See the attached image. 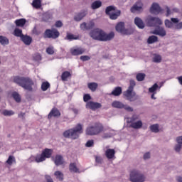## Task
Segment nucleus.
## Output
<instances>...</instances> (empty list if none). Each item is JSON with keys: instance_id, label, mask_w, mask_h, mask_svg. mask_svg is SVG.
Segmentation results:
<instances>
[{"instance_id": "obj_2", "label": "nucleus", "mask_w": 182, "mask_h": 182, "mask_svg": "<svg viewBox=\"0 0 182 182\" xmlns=\"http://www.w3.org/2000/svg\"><path fill=\"white\" fill-rule=\"evenodd\" d=\"M13 80L14 83H16L18 86L25 89V90H28V92H32V90H33L32 86L34 83L32 79L29 78V77L16 76L14 77Z\"/></svg>"}, {"instance_id": "obj_58", "label": "nucleus", "mask_w": 182, "mask_h": 182, "mask_svg": "<svg viewBox=\"0 0 182 182\" xmlns=\"http://www.w3.org/2000/svg\"><path fill=\"white\" fill-rule=\"evenodd\" d=\"M25 112H20L19 114H18V117L20 118V119H22L23 120H25Z\"/></svg>"}, {"instance_id": "obj_27", "label": "nucleus", "mask_w": 182, "mask_h": 182, "mask_svg": "<svg viewBox=\"0 0 182 182\" xmlns=\"http://www.w3.org/2000/svg\"><path fill=\"white\" fill-rule=\"evenodd\" d=\"M98 87L99 85L97 82H90L87 84V87L90 89V90H91V92H96Z\"/></svg>"}, {"instance_id": "obj_26", "label": "nucleus", "mask_w": 182, "mask_h": 182, "mask_svg": "<svg viewBox=\"0 0 182 182\" xmlns=\"http://www.w3.org/2000/svg\"><path fill=\"white\" fill-rule=\"evenodd\" d=\"M69 170L70 173H80L79 168H77L75 163L70 164Z\"/></svg>"}, {"instance_id": "obj_47", "label": "nucleus", "mask_w": 182, "mask_h": 182, "mask_svg": "<svg viewBox=\"0 0 182 182\" xmlns=\"http://www.w3.org/2000/svg\"><path fill=\"white\" fill-rule=\"evenodd\" d=\"M46 53H48V55H53L55 53V48H53V46H49L48 48H47Z\"/></svg>"}, {"instance_id": "obj_7", "label": "nucleus", "mask_w": 182, "mask_h": 182, "mask_svg": "<svg viewBox=\"0 0 182 182\" xmlns=\"http://www.w3.org/2000/svg\"><path fill=\"white\" fill-rule=\"evenodd\" d=\"M115 9L116 8L113 6H107L105 9L106 15H109V18H111L112 21L117 19V18H119L122 14L120 10H117L115 13H111L112 11H115Z\"/></svg>"}, {"instance_id": "obj_8", "label": "nucleus", "mask_w": 182, "mask_h": 182, "mask_svg": "<svg viewBox=\"0 0 182 182\" xmlns=\"http://www.w3.org/2000/svg\"><path fill=\"white\" fill-rule=\"evenodd\" d=\"M146 23L148 26L156 27L163 25V21L159 17H153L151 16H148L146 19Z\"/></svg>"}, {"instance_id": "obj_31", "label": "nucleus", "mask_w": 182, "mask_h": 182, "mask_svg": "<svg viewBox=\"0 0 182 182\" xmlns=\"http://www.w3.org/2000/svg\"><path fill=\"white\" fill-rule=\"evenodd\" d=\"M0 43L5 46L6 45H9V39L4 36H0Z\"/></svg>"}, {"instance_id": "obj_55", "label": "nucleus", "mask_w": 182, "mask_h": 182, "mask_svg": "<svg viewBox=\"0 0 182 182\" xmlns=\"http://www.w3.org/2000/svg\"><path fill=\"white\" fill-rule=\"evenodd\" d=\"M175 29H178V30L182 29V21L179 23L178 22L176 23V24L175 25Z\"/></svg>"}, {"instance_id": "obj_35", "label": "nucleus", "mask_w": 182, "mask_h": 182, "mask_svg": "<svg viewBox=\"0 0 182 182\" xmlns=\"http://www.w3.org/2000/svg\"><path fill=\"white\" fill-rule=\"evenodd\" d=\"M102 6V1H95L91 4L92 9H97Z\"/></svg>"}, {"instance_id": "obj_45", "label": "nucleus", "mask_w": 182, "mask_h": 182, "mask_svg": "<svg viewBox=\"0 0 182 182\" xmlns=\"http://www.w3.org/2000/svg\"><path fill=\"white\" fill-rule=\"evenodd\" d=\"M153 62L160 63L161 62V55L156 54L153 58Z\"/></svg>"}, {"instance_id": "obj_34", "label": "nucleus", "mask_w": 182, "mask_h": 182, "mask_svg": "<svg viewBox=\"0 0 182 182\" xmlns=\"http://www.w3.org/2000/svg\"><path fill=\"white\" fill-rule=\"evenodd\" d=\"M112 107H116L117 109H123L124 104L119 101H114L112 104Z\"/></svg>"}, {"instance_id": "obj_44", "label": "nucleus", "mask_w": 182, "mask_h": 182, "mask_svg": "<svg viewBox=\"0 0 182 182\" xmlns=\"http://www.w3.org/2000/svg\"><path fill=\"white\" fill-rule=\"evenodd\" d=\"M14 35L17 36V38H22V36H23L22 33V31L19 28H15Z\"/></svg>"}, {"instance_id": "obj_11", "label": "nucleus", "mask_w": 182, "mask_h": 182, "mask_svg": "<svg viewBox=\"0 0 182 182\" xmlns=\"http://www.w3.org/2000/svg\"><path fill=\"white\" fill-rule=\"evenodd\" d=\"M151 33H152V35H158V36H161V38H164V36L167 35V31H166L164 27H160L159 26L151 31Z\"/></svg>"}, {"instance_id": "obj_38", "label": "nucleus", "mask_w": 182, "mask_h": 182, "mask_svg": "<svg viewBox=\"0 0 182 182\" xmlns=\"http://www.w3.org/2000/svg\"><path fill=\"white\" fill-rule=\"evenodd\" d=\"M65 39L68 41H76L79 39V36L68 33Z\"/></svg>"}, {"instance_id": "obj_9", "label": "nucleus", "mask_w": 182, "mask_h": 182, "mask_svg": "<svg viewBox=\"0 0 182 182\" xmlns=\"http://www.w3.org/2000/svg\"><path fill=\"white\" fill-rule=\"evenodd\" d=\"M116 31L119 32L122 35H132V32L129 29L124 28V23L119 22L115 27Z\"/></svg>"}, {"instance_id": "obj_46", "label": "nucleus", "mask_w": 182, "mask_h": 182, "mask_svg": "<svg viewBox=\"0 0 182 182\" xmlns=\"http://www.w3.org/2000/svg\"><path fill=\"white\" fill-rule=\"evenodd\" d=\"M3 114L4 116H14V114H15V112L12 110L5 109L3 111Z\"/></svg>"}, {"instance_id": "obj_42", "label": "nucleus", "mask_w": 182, "mask_h": 182, "mask_svg": "<svg viewBox=\"0 0 182 182\" xmlns=\"http://www.w3.org/2000/svg\"><path fill=\"white\" fill-rule=\"evenodd\" d=\"M150 130L153 132V133H159V124H155L153 125L150 126Z\"/></svg>"}, {"instance_id": "obj_61", "label": "nucleus", "mask_w": 182, "mask_h": 182, "mask_svg": "<svg viewBox=\"0 0 182 182\" xmlns=\"http://www.w3.org/2000/svg\"><path fill=\"white\" fill-rule=\"evenodd\" d=\"M176 141L178 144H182V136H178L176 139Z\"/></svg>"}, {"instance_id": "obj_12", "label": "nucleus", "mask_w": 182, "mask_h": 182, "mask_svg": "<svg viewBox=\"0 0 182 182\" xmlns=\"http://www.w3.org/2000/svg\"><path fill=\"white\" fill-rule=\"evenodd\" d=\"M80 28L81 31H90V29H93L95 28V21L92 20L88 23L83 22L80 24Z\"/></svg>"}, {"instance_id": "obj_17", "label": "nucleus", "mask_w": 182, "mask_h": 182, "mask_svg": "<svg viewBox=\"0 0 182 182\" xmlns=\"http://www.w3.org/2000/svg\"><path fill=\"white\" fill-rule=\"evenodd\" d=\"M52 117H60V111L58 108H53L48 114V119H52Z\"/></svg>"}, {"instance_id": "obj_10", "label": "nucleus", "mask_w": 182, "mask_h": 182, "mask_svg": "<svg viewBox=\"0 0 182 182\" xmlns=\"http://www.w3.org/2000/svg\"><path fill=\"white\" fill-rule=\"evenodd\" d=\"M124 97H127V100H129V102H134L136 100V92L133 91V90H130L128 88L127 91L124 92Z\"/></svg>"}, {"instance_id": "obj_41", "label": "nucleus", "mask_w": 182, "mask_h": 182, "mask_svg": "<svg viewBox=\"0 0 182 182\" xmlns=\"http://www.w3.org/2000/svg\"><path fill=\"white\" fill-rule=\"evenodd\" d=\"M146 77V74L144 73H138L136 76V80L138 82H143Z\"/></svg>"}, {"instance_id": "obj_30", "label": "nucleus", "mask_w": 182, "mask_h": 182, "mask_svg": "<svg viewBox=\"0 0 182 182\" xmlns=\"http://www.w3.org/2000/svg\"><path fill=\"white\" fill-rule=\"evenodd\" d=\"M15 23L16 26L23 27L25 26V23H26V19L25 18H20L15 21Z\"/></svg>"}, {"instance_id": "obj_57", "label": "nucleus", "mask_w": 182, "mask_h": 182, "mask_svg": "<svg viewBox=\"0 0 182 182\" xmlns=\"http://www.w3.org/2000/svg\"><path fill=\"white\" fill-rule=\"evenodd\" d=\"M35 60H42V56L40 54H36L34 56Z\"/></svg>"}, {"instance_id": "obj_32", "label": "nucleus", "mask_w": 182, "mask_h": 182, "mask_svg": "<svg viewBox=\"0 0 182 182\" xmlns=\"http://www.w3.org/2000/svg\"><path fill=\"white\" fill-rule=\"evenodd\" d=\"M147 42L149 45H151V43H155V42H159V38L156 36H151L148 38Z\"/></svg>"}, {"instance_id": "obj_53", "label": "nucleus", "mask_w": 182, "mask_h": 182, "mask_svg": "<svg viewBox=\"0 0 182 182\" xmlns=\"http://www.w3.org/2000/svg\"><path fill=\"white\" fill-rule=\"evenodd\" d=\"M122 109H124V110H127V112H133V109L129 105H124Z\"/></svg>"}, {"instance_id": "obj_43", "label": "nucleus", "mask_w": 182, "mask_h": 182, "mask_svg": "<svg viewBox=\"0 0 182 182\" xmlns=\"http://www.w3.org/2000/svg\"><path fill=\"white\" fill-rule=\"evenodd\" d=\"M32 5L34 8H36L37 9L41 8V6H42L41 0H33Z\"/></svg>"}, {"instance_id": "obj_25", "label": "nucleus", "mask_w": 182, "mask_h": 182, "mask_svg": "<svg viewBox=\"0 0 182 182\" xmlns=\"http://www.w3.org/2000/svg\"><path fill=\"white\" fill-rule=\"evenodd\" d=\"M52 153H53V151L52 149H46L44 151H42L41 154H43V156H44V159H50L52 156Z\"/></svg>"}, {"instance_id": "obj_64", "label": "nucleus", "mask_w": 182, "mask_h": 182, "mask_svg": "<svg viewBox=\"0 0 182 182\" xmlns=\"http://www.w3.org/2000/svg\"><path fill=\"white\" fill-rule=\"evenodd\" d=\"M177 181H178V182H182V177L178 176V177L177 178Z\"/></svg>"}, {"instance_id": "obj_60", "label": "nucleus", "mask_w": 182, "mask_h": 182, "mask_svg": "<svg viewBox=\"0 0 182 182\" xmlns=\"http://www.w3.org/2000/svg\"><path fill=\"white\" fill-rule=\"evenodd\" d=\"M46 179L47 182H53V179L50 176H46Z\"/></svg>"}, {"instance_id": "obj_62", "label": "nucleus", "mask_w": 182, "mask_h": 182, "mask_svg": "<svg viewBox=\"0 0 182 182\" xmlns=\"http://www.w3.org/2000/svg\"><path fill=\"white\" fill-rule=\"evenodd\" d=\"M169 15H171V11L170 10V8L166 7V16H169Z\"/></svg>"}, {"instance_id": "obj_3", "label": "nucleus", "mask_w": 182, "mask_h": 182, "mask_svg": "<svg viewBox=\"0 0 182 182\" xmlns=\"http://www.w3.org/2000/svg\"><path fill=\"white\" fill-rule=\"evenodd\" d=\"M83 133V125L81 124H77L75 128H72L65 131L63 136L65 139H72L73 140H76L79 139L80 134Z\"/></svg>"}, {"instance_id": "obj_59", "label": "nucleus", "mask_w": 182, "mask_h": 182, "mask_svg": "<svg viewBox=\"0 0 182 182\" xmlns=\"http://www.w3.org/2000/svg\"><path fill=\"white\" fill-rule=\"evenodd\" d=\"M147 159H150V153L146 152L144 155V159L147 160Z\"/></svg>"}, {"instance_id": "obj_21", "label": "nucleus", "mask_w": 182, "mask_h": 182, "mask_svg": "<svg viewBox=\"0 0 182 182\" xmlns=\"http://www.w3.org/2000/svg\"><path fill=\"white\" fill-rule=\"evenodd\" d=\"M129 127L132 129H141V127H143V122L141 121L133 122V118H132L131 124Z\"/></svg>"}, {"instance_id": "obj_20", "label": "nucleus", "mask_w": 182, "mask_h": 182, "mask_svg": "<svg viewBox=\"0 0 182 182\" xmlns=\"http://www.w3.org/2000/svg\"><path fill=\"white\" fill-rule=\"evenodd\" d=\"M86 15H87V12L86 11H82L74 16V20H75L76 22H80Z\"/></svg>"}, {"instance_id": "obj_22", "label": "nucleus", "mask_w": 182, "mask_h": 182, "mask_svg": "<svg viewBox=\"0 0 182 182\" xmlns=\"http://www.w3.org/2000/svg\"><path fill=\"white\" fill-rule=\"evenodd\" d=\"M54 163L55 166H62V164H65V160H63V156L61 155H56Z\"/></svg>"}, {"instance_id": "obj_40", "label": "nucleus", "mask_w": 182, "mask_h": 182, "mask_svg": "<svg viewBox=\"0 0 182 182\" xmlns=\"http://www.w3.org/2000/svg\"><path fill=\"white\" fill-rule=\"evenodd\" d=\"M12 97L14 99V100L17 102L19 103L21 102V95L16 92H14L12 93Z\"/></svg>"}, {"instance_id": "obj_29", "label": "nucleus", "mask_w": 182, "mask_h": 182, "mask_svg": "<svg viewBox=\"0 0 182 182\" xmlns=\"http://www.w3.org/2000/svg\"><path fill=\"white\" fill-rule=\"evenodd\" d=\"M122 90L121 87H116L114 90L111 92L112 96H120L122 94Z\"/></svg>"}, {"instance_id": "obj_33", "label": "nucleus", "mask_w": 182, "mask_h": 182, "mask_svg": "<svg viewBox=\"0 0 182 182\" xmlns=\"http://www.w3.org/2000/svg\"><path fill=\"white\" fill-rule=\"evenodd\" d=\"M46 160L45 157L43 156V154L41 153V154H38L35 157V161L36 163H42V161H45Z\"/></svg>"}, {"instance_id": "obj_36", "label": "nucleus", "mask_w": 182, "mask_h": 182, "mask_svg": "<svg viewBox=\"0 0 182 182\" xmlns=\"http://www.w3.org/2000/svg\"><path fill=\"white\" fill-rule=\"evenodd\" d=\"M54 176L59 180L60 181H63V173H62L60 171H56L54 173Z\"/></svg>"}, {"instance_id": "obj_37", "label": "nucleus", "mask_w": 182, "mask_h": 182, "mask_svg": "<svg viewBox=\"0 0 182 182\" xmlns=\"http://www.w3.org/2000/svg\"><path fill=\"white\" fill-rule=\"evenodd\" d=\"M6 163L7 164H9V166H12V164L14 163L16 164V159H15V156L11 155L9 156L7 161H6Z\"/></svg>"}, {"instance_id": "obj_52", "label": "nucleus", "mask_w": 182, "mask_h": 182, "mask_svg": "<svg viewBox=\"0 0 182 182\" xmlns=\"http://www.w3.org/2000/svg\"><path fill=\"white\" fill-rule=\"evenodd\" d=\"M80 59L82 60V62H86V60H90V57L88 55H82L80 58Z\"/></svg>"}, {"instance_id": "obj_6", "label": "nucleus", "mask_w": 182, "mask_h": 182, "mask_svg": "<svg viewBox=\"0 0 182 182\" xmlns=\"http://www.w3.org/2000/svg\"><path fill=\"white\" fill-rule=\"evenodd\" d=\"M60 36V33L56 28L46 29L43 33L45 39H58Z\"/></svg>"}, {"instance_id": "obj_19", "label": "nucleus", "mask_w": 182, "mask_h": 182, "mask_svg": "<svg viewBox=\"0 0 182 182\" xmlns=\"http://www.w3.org/2000/svg\"><path fill=\"white\" fill-rule=\"evenodd\" d=\"M116 154V151L113 149H108L105 151V156L107 159L109 160H112V159H114V156Z\"/></svg>"}, {"instance_id": "obj_14", "label": "nucleus", "mask_w": 182, "mask_h": 182, "mask_svg": "<svg viewBox=\"0 0 182 182\" xmlns=\"http://www.w3.org/2000/svg\"><path fill=\"white\" fill-rule=\"evenodd\" d=\"M162 11L163 9H161V7L157 3H153L150 8L151 14H154L155 15H159Z\"/></svg>"}, {"instance_id": "obj_13", "label": "nucleus", "mask_w": 182, "mask_h": 182, "mask_svg": "<svg viewBox=\"0 0 182 182\" xmlns=\"http://www.w3.org/2000/svg\"><path fill=\"white\" fill-rule=\"evenodd\" d=\"M102 107V104L99 102H95L93 101H90L86 104V108L90 109L91 110H97V109H100Z\"/></svg>"}, {"instance_id": "obj_63", "label": "nucleus", "mask_w": 182, "mask_h": 182, "mask_svg": "<svg viewBox=\"0 0 182 182\" xmlns=\"http://www.w3.org/2000/svg\"><path fill=\"white\" fill-rule=\"evenodd\" d=\"M178 80L180 85H182V76L178 77Z\"/></svg>"}, {"instance_id": "obj_4", "label": "nucleus", "mask_w": 182, "mask_h": 182, "mask_svg": "<svg viewBox=\"0 0 182 182\" xmlns=\"http://www.w3.org/2000/svg\"><path fill=\"white\" fill-rule=\"evenodd\" d=\"M103 130H105L103 124L97 122L87 127L85 133L87 136H97V134H100Z\"/></svg>"}, {"instance_id": "obj_16", "label": "nucleus", "mask_w": 182, "mask_h": 182, "mask_svg": "<svg viewBox=\"0 0 182 182\" xmlns=\"http://www.w3.org/2000/svg\"><path fill=\"white\" fill-rule=\"evenodd\" d=\"M180 21L177 18H171V21L168 19L165 20V26L168 28H173V23H178Z\"/></svg>"}, {"instance_id": "obj_5", "label": "nucleus", "mask_w": 182, "mask_h": 182, "mask_svg": "<svg viewBox=\"0 0 182 182\" xmlns=\"http://www.w3.org/2000/svg\"><path fill=\"white\" fill-rule=\"evenodd\" d=\"M129 180L131 182H144L146 181V176L137 170H133L129 175Z\"/></svg>"}, {"instance_id": "obj_39", "label": "nucleus", "mask_w": 182, "mask_h": 182, "mask_svg": "<svg viewBox=\"0 0 182 182\" xmlns=\"http://www.w3.org/2000/svg\"><path fill=\"white\" fill-rule=\"evenodd\" d=\"M50 87V84H49L48 82H43L41 84V90H43V92H46V90Z\"/></svg>"}, {"instance_id": "obj_28", "label": "nucleus", "mask_w": 182, "mask_h": 182, "mask_svg": "<svg viewBox=\"0 0 182 182\" xmlns=\"http://www.w3.org/2000/svg\"><path fill=\"white\" fill-rule=\"evenodd\" d=\"M68 77H72V74L69 71H65L61 75V80L67 82Z\"/></svg>"}, {"instance_id": "obj_54", "label": "nucleus", "mask_w": 182, "mask_h": 182, "mask_svg": "<svg viewBox=\"0 0 182 182\" xmlns=\"http://www.w3.org/2000/svg\"><path fill=\"white\" fill-rule=\"evenodd\" d=\"M55 28H62V26H63V23L60 21H58L55 22Z\"/></svg>"}, {"instance_id": "obj_24", "label": "nucleus", "mask_w": 182, "mask_h": 182, "mask_svg": "<svg viewBox=\"0 0 182 182\" xmlns=\"http://www.w3.org/2000/svg\"><path fill=\"white\" fill-rule=\"evenodd\" d=\"M134 23L139 28V29H144V23L143 22V20L141 18L136 17L134 19Z\"/></svg>"}, {"instance_id": "obj_51", "label": "nucleus", "mask_w": 182, "mask_h": 182, "mask_svg": "<svg viewBox=\"0 0 182 182\" xmlns=\"http://www.w3.org/2000/svg\"><path fill=\"white\" fill-rule=\"evenodd\" d=\"M90 99H92V97L90 96V95L89 94H85L83 96V100L85 102H87L88 100H90Z\"/></svg>"}, {"instance_id": "obj_23", "label": "nucleus", "mask_w": 182, "mask_h": 182, "mask_svg": "<svg viewBox=\"0 0 182 182\" xmlns=\"http://www.w3.org/2000/svg\"><path fill=\"white\" fill-rule=\"evenodd\" d=\"M21 40L22 42H23L24 45H27V46H29L32 43V38L29 36H22L21 38Z\"/></svg>"}, {"instance_id": "obj_49", "label": "nucleus", "mask_w": 182, "mask_h": 182, "mask_svg": "<svg viewBox=\"0 0 182 182\" xmlns=\"http://www.w3.org/2000/svg\"><path fill=\"white\" fill-rule=\"evenodd\" d=\"M134 86H136V81H134V80H130L129 86L128 89L134 90Z\"/></svg>"}, {"instance_id": "obj_48", "label": "nucleus", "mask_w": 182, "mask_h": 182, "mask_svg": "<svg viewBox=\"0 0 182 182\" xmlns=\"http://www.w3.org/2000/svg\"><path fill=\"white\" fill-rule=\"evenodd\" d=\"M158 87H159V85H157V83H155L152 87H151L149 89V92L150 93H154V92H156V90H157Z\"/></svg>"}, {"instance_id": "obj_15", "label": "nucleus", "mask_w": 182, "mask_h": 182, "mask_svg": "<svg viewBox=\"0 0 182 182\" xmlns=\"http://www.w3.org/2000/svg\"><path fill=\"white\" fill-rule=\"evenodd\" d=\"M143 9V3L141 1H138L135 3V4L131 8L130 11L132 14L134 12L140 11Z\"/></svg>"}, {"instance_id": "obj_18", "label": "nucleus", "mask_w": 182, "mask_h": 182, "mask_svg": "<svg viewBox=\"0 0 182 182\" xmlns=\"http://www.w3.org/2000/svg\"><path fill=\"white\" fill-rule=\"evenodd\" d=\"M70 53L73 56H79V55H82V53H85V49L82 48H71Z\"/></svg>"}, {"instance_id": "obj_1", "label": "nucleus", "mask_w": 182, "mask_h": 182, "mask_svg": "<svg viewBox=\"0 0 182 182\" xmlns=\"http://www.w3.org/2000/svg\"><path fill=\"white\" fill-rule=\"evenodd\" d=\"M89 35L90 38L94 39V41H100V42H107V41H112V39L114 38V32L107 34L100 28H94L91 30Z\"/></svg>"}, {"instance_id": "obj_50", "label": "nucleus", "mask_w": 182, "mask_h": 182, "mask_svg": "<svg viewBox=\"0 0 182 182\" xmlns=\"http://www.w3.org/2000/svg\"><path fill=\"white\" fill-rule=\"evenodd\" d=\"M86 147H93L95 146V141L93 139L88 140L85 144Z\"/></svg>"}, {"instance_id": "obj_56", "label": "nucleus", "mask_w": 182, "mask_h": 182, "mask_svg": "<svg viewBox=\"0 0 182 182\" xmlns=\"http://www.w3.org/2000/svg\"><path fill=\"white\" fill-rule=\"evenodd\" d=\"M181 150V144H178L175 146V151H176L178 153L180 152Z\"/></svg>"}]
</instances>
